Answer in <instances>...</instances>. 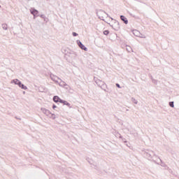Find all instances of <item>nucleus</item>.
<instances>
[{"mask_svg": "<svg viewBox=\"0 0 179 179\" xmlns=\"http://www.w3.org/2000/svg\"><path fill=\"white\" fill-rule=\"evenodd\" d=\"M62 104H63V106H66L67 107H69V108H71V104L69 103V102L62 99V102H61Z\"/></svg>", "mask_w": 179, "mask_h": 179, "instance_id": "11", "label": "nucleus"}, {"mask_svg": "<svg viewBox=\"0 0 179 179\" xmlns=\"http://www.w3.org/2000/svg\"><path fill=\"white\" fill-rule=\"evenodd\" d=\"M110 27H112L113 29V30H115V31H118V30H120V29H121V26L120 25V22L115 20L114 21V24H110Z\"/></svg>", "mask_w": 179, "mask_h": 179, "instance_id": "2", "label": "nucleus"}, {"mask_svg": "<svg viewBox=\"0 0 179 179\" xmlns=\"http://www.w3.org/2000/svg\"><path fill=\"white\" fill-rule=\"evenodd\" d=\"M116 87H117L118 89H121V85H120L119 83H116Z\"/></svg>", "mask_w": 179, "mask_h": 179, "instance_id": "28", "label": "nucleus"}, {"mask_svg": "<svg viewBox=\"0 0 179 179\" xmlns=\"http://www.w3.org/2000/svg\"><path fill=\"white\" fill-rule=\"evenodd\" d=\"M131 101L134 103V104H138V101L134 97L131 98Z\"/></svg>", "mask_w": 179, "mask_h": 179, "instance_id": "21", "label": "nucleus"}, {"mask_svg": "<svg viewBox=\"0 0 179 179\" xmlns=\"http://www.w3.org/2000/svg\"><path fill=\"white\" fill-rule=\"evenodd\" d=\"M127 146H129L128 144H126Z\"/></svg>", "mask_w": 179, "mask_h": 179, "instance_id": "35", "label": "nucleus"}, {"mask_svg": "<svg viewBox=\"0 0 179 179\" xmlns=\"http://www.w3.org/2000/svg\"><path fill=\"white\" fill-rule=\"evenodd\" d=\"M120 138H122V136H120Z\"/></svg>", "mask_w": 179, "mask_h": 179, "instance_id": "34", "label": "nucleus"}, {"mask_svg": "<svg viewBox=\"0 0 179 179\" xmlns=\"http://www.w3.org/2000/svg\"><path fill=\"white\" fill-rule=\"evenodd\" d=\"M110 19H111V20H113V22H115V20H115L114 18L111 17H109Z\"/></svg>", "mask_w": 179, "mask_h": 179, "instance_id": "30", "label": "nucleus"}, {"mask_svg": "<svg viewBox=\"0 0 179 179\" xmlns=\"http://www.w3.org/2000/svg\"><path fill=\"white\" fill-rule=\"evenodd\" d=\"M0 8H1V5H0Z\"/></svg>", "mask_w": 179, "mask_h": 179, "instance_id": "36", "label": "nucleus"}, {"mask_svg": "<svg viewBox=\"0 0 179 179\" xmlns=\"http://www.w3.org/2000/svg\"><path fill=\"white\" fill-rule=\"evenodd\" d=\"M103 33L104 36H108V34H110V31L105 30V31H103Z\"/></svg>", "mask_w": 179, "mask_h": 179, "instance_id": "19", "label": "nucleus"}, {"mask_svg": "<svg viewBox=\"0 0 179 179\" xmlns=\"http://www.w3.org/2000/svg\"><path fill=\"white\" fill-rule=\"evenodd\" d=\"M20 82L21 81L19 80L18 79H14L11 81V83H14V85H17L18 86Z\"/></svg>", "mask_w": 179, "mask_h": 179, "instance_id": "13", "label": "nucleus"}, {"mask_svg": "<svg viewBox=\"0 0 179 179\" xmlns=\"http://www.w3.org/2000/svg\"><path fill=\"white\" fill-rule=\"evenodd\" d=\"M43 20H44V22H45V23H48V17H45L43 18Z\"/></svg>", "mask_w": 179, "mask_h": 179, "instance_id": "25", "label": "nucleus"}, {"mask_svg": "<svg viewBox=\"0 0 179 179\" xmlns=\"http://www.w3.org/2000/svg\"><path fill=\"white\" fill-rule=\"evenodd\" d=\"M96 10V16H103L106 13V11L103 10L102 9H99Z\"/></svg>", "mask_w": 179, "mask_h": 179, "instance_id": "7", "label": "nucleus"}, {"mask_svg": "<svg viewBox=\"0 0 179 179\" xmlns=\"http://www.w3.org/2000/svg\"><path fill=\"white\" fill-rule=\"evenodd\" d=\"M72 36H73V37H78V33H76V32H73V33H72Z\"/></svg>", "mask_w": 179, "mask_h": 179, "instance_id": "24", "label": "nucleus"}, {"mask_svg": "<svg viewBox=\"0 0 179 179\" xmlns=\"http://www.w3.org/2000/svg\"><path fill=\"white\" fill-rule=\"evenodd\" d=\"M120 20L122 22H123V23H124V24H128V18H127V17L124 15H120Z\"/></svg>", "mask_w": 179, "mask_h": 179, "instance_id": "9", "label": "nucleus"}, {"mask_svg": "<svg viewBox=\"0 0 179 179\" xmlns=\"http://www.w3.org/2000/svg\"><path fill=\"white\" fill-rule=\"evenodd\" d=\"M169 106H170L172 108H174V101H170V102H169Z\"/></svg>", "mask_w": 179, "mask_h": 179, "instance_id": "22", "label": "nucleus"}, {"mask_svg": "<svg viewBox=\"0 0 179 179\" xmlns=\"http://www.w3.org/2000/svg\"><path fill=\"white\" fill-rule=\"evenodd\" d=\"M123 143H127L128 141H127V139L122 138Z\"/></svg>", "mask_w": 179, "mask_h": 179, "instance_id": "29", "label": "nucleus"}, {"mask_svg": "<svg viewBox=\"0 0 179 179\" xmlns=\"http://www.w3.org/2000/svg\"><path fill=\"white\" fill-rule=\"evenodd\" d=\"M30 13H31V15H33L34 19H36V17H38V16H39L38 10L34 8H31Z\"/></svg>", "mask_w": 179, "mask_h": 179, "instance_id": "3", "label": "nucleus"}, {"mask_svg": "<svg viewBox=\"0 0 179 179\" xmlns=\"http://www.w3.org/2000/svg\"><path fill=\"white\" fill-rule=\"evenodd\" d=\"M133 34H134V36H136V37H138V36H139V32H138V31L136 30V29H134V30H133Z\"/></svg>", "mask_w": 179, "mask_h": 179, "instance_id": "14", "label": "nucleus"}, {"mask_svg": "<svg viewBox=\"0 0 179 179\" xmlns=\"http://www.w3.org/2000/svg\"><path fill=\"white\" fill-rule=\"evenodd\" d=\"M62 99L59 98V96L55 95L53 96V101L55 103H62Z\"/></svg>", "mask_w": 179, "mask_h": 179, "instance_id": "6", "label": "nucleus"}, {"mask_svg": "<svg viewBox=\"0 0 179 179\" xmlns=\"http://www.w3.org/2000/svg\"><path fill=\"white\" fill-rule=\"evenodd\" d=\"M69 54H73L74 55H76V52H66V51L65 50L64 55H68Z\"/></svg>", "mask_w": 179, "mask_h": 179, "instance_id": "20", "label": "nucleus"}, {"mask_svg": "<svg viewBox=\"0 0 179 179\" xmlns=\"http://www.w3.org/2000/svg\"><path fill=\"white\" fill-rule=\"evenodd\" d=\"M38 16H40V17H41L42 19H44L45 17V15L44 14H41V15H40Z\"/></svg>", "mask_w": 179, "mask_h": 179, "instance_id": "27", "label": "nucleus"}, {"mask_svg": "<svg viewBox=\"0 0 179 179\" xmlns=\"http://www.w3.org/2000/svg\"><path fill=\"white\" fill-rule=\"evenodd\" d=\"M52 108L53 110H55V108H58V107H57L55 104H53L52 106Z\"/></svg>", "mask_w": 179, "mask_h": 179, "instance_id": "26", "label": "nucleus"}, {"mask_svg": "<svg viewBox=\"0 0 179 179\" xmlns=\"http://www.w3.org/2000/svg\"><path fill=\"white\" fill-rule=\"evenodd\" d=\"M59 79V80H61V78H59V77L53 75V74H50V79L53 81L55 82V83H58V80H55V79Z\"/></svg>", "mask_w": 179, "mask_h": 179, "instance_id": "8", "label": "nucleus"}, {"mask_svg": "<svg viewBox=\"0 0 179 179\" xmlns=\"http://www.w3.org/2000/svg\"><path fill=\"white\" fill-rule=\"evenodd\" d=\"M18 86L23 90H27V86H26L23 83H22V81L20 83V84H18Z\"/></svg>", "mask_w": 179, "mask_h": 179, "instance_id": "12", "label": "nucleus"}, {"mask_svg": "<svg viewBox=\"0 0 179 179\" xmlns=\"http://www.w3.org/2000/svg\"><path fill=\"white\" fill-rule=\"evenodd\" d=\"M49 118H52V120H55V114L50 113Z\"/></svg>", "mask_w": 179, "mask_h": 179, "instance_id": "17", "label": "nucleus"}, {"mask_svg": "<svg viewBox=\"0 0 179 179\" xmlns=\"http://www.w3.org/2000/svg\"><path fill=\"white\" fill-rule=\"evenodd\" d=\"M77 44L78 47L83 50V51H87V48H86V46H85V45H83V43H82L80 40H77Z\"/></svg>", "mask_w": 179, "mask_h": 179, "instance_id": "4", "label": "nucleus"}, {"mask_svg": "<svg viewBox=\"0 0 179 179\" xmlns=\"http://www.w3.org/2000/svg\"><path fill=\"white\" fill-rule=\"evenodd\" d=\"M60 80L61 82L59 83V86H62V87L66 86V83L65 82L62 81V80Z\"/></svg>", "mask_w": 179, "mask_h": 179, "instance_id": "16", "label": "nucleus"}, {"mask_svg": "<svg viewBox=\"0 0 179 179\" xmlns=\"http://www.w3.org/2000/svg\"><path fill=\"white\" fill-rule=\"evenodd\" d=\"M41 110L43 114L47 115V117H50V115H51V112L45 108H41Z\"/></svg>", "mask_w": 179, "mask_h": 179, "instance_id": "5", "label": "nucleus"}, {"mask_svg": "<svg viewBox=\"0 0 179 179\" xmlns=\"http://www.w3.org/2000/svg\"><path fill=\"white\" fill-rule=\"evenodd\" d=\"M2 27H3V30H8V24H3Z\"/></svg>", "mask_w": 179, "mask_h": 179, "instance_id": "18", "label": "nucleus"}, {"mask_svg": "<svg viewBox=\"0 0 179 179\" xmlns=\"http://www.w3.org/2000/svg\"><path fill=\"white\" fill-rule=\"evenodd\" d=\"M100 87L101 89H102V90H104V92H107V90H106V88L107 87V84H106V83H104V84Z\"/></svg>", "mask_w": 179, "mask_h": 179, "instance_id": "15", "label": "nucleus"}, {"mask_svg": "<svg viewBox=\"0 0 179 179\" xmlns=\"http://www.w3.org/2000/svg\"><path fill=\"white\" fill-rule=\"evenodd\" d=\"M88 163H90V164H92V162L90 161H88Z\"/></svg>", "mask_w": 179, "mask_h": 179, "instance_id": "33", "label": "nucleus"}, {"mask_svg": "<svg viewBox=\"0 0 179 179\" xmlns=\"http://www.w3.org/2000/svg\"><path fill=\"white\" fill-rule=\"evenodd\" d=\"M142 155L145 159H148V160H151L156 164H157V159H159V161L162 163V167H166L167 165L163 161L155 154V152L150 150H144L142 151Z\"/></svg>", "mask_w": 179, "mask_h": 179, "instance_id": "1", "label": "nucleus"}, {"mask_svg": "<svg viewBox=\"0 0 179 179\" xmlns=\"http://www.w3.org/2000/svg\"><path fill=\"white\" fill-rule=\"evenodd\" d=\"M97 17H99V19L104 22V17H103V15H97Z\"/></svg>", "mask_w": 179, "mask_h": 179, "instance_id": "23", "label": "nucleus"}, {"mask_svg": "<svg viewBox=\"0 0 179 179\" xmlns=\"http://www.w3.org/2000/svg\"><path fill=\"white\" fill-rule=\"evenodd\" d=\"M153 83H156V80H152Z\"/></svg>", "mask_w": 179, "mask_h": 179, "instance_id": "32", "label": "nucleus"}, {"mask_svg": "<svg viewBox=\"0 0 179 179\" xmlns=\"http://www.w3.org/2000/svg\"><path fill=\"white\" fill-rule=\"evenodd\" d=\"M106 15H107L108 17H110V15H108V13H105Z\"/></svg>", "mask_w": 179, "mask_h": 179, "instance_id": "31", "label": "nucleus"}, {"mask_svg": "<svg viewBox=\"0 0 179 179\" xmlns=\"http://www.w3.org/2000/svg\"><path fill=\"white\" fill-rule=\"evenodd\" d=\"M95 83L97 85V86L101 87L105 83L99 79H96L95 80Z\"/></svg>", "mask_w": 179, "mask_h": 179, "instance_id": "10", "label": "nucleus"}]
</instances>
